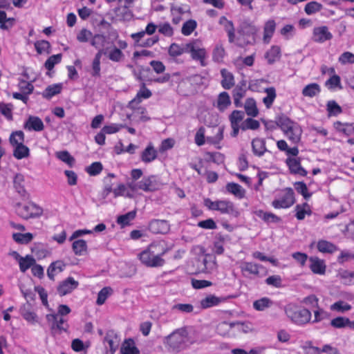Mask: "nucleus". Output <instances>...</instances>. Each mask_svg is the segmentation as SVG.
Returning a JSON list of instances; mask_svg holds the SVG:
<instances>
[{
	"instance_id": "0eeeda50",
	"label": "nucleus",
	"mask_w": 354,
	"mask_h": 354,
	"mask_svg": "<svg viewBox=\"0 0 354 354\" xmlns=\"http://www.w3.org/2000/svg\"><path fill=\"white\" fill-rule=\"evenodd\" d=\"M196 263L198 272H208L216 268L215 258L210 254L199 256L196 259Z\"/></svg>"
},
{
	"instance_id": "a18cd8bd",
	"label": "nucleus",
	"mask_w": 354,
	"mask_h": 354,
	"mask_svg": "<svg viewBox=\"0 0 354 354\" xmlns=\"http://www.w3.org/2000/svg\"><path fill=\"white\" fill-rule=\"evenodd\" d=\"M221 301L219 297L209 295L201 301V306L203 308H207L218 305Z\"/></svg>"
},
{
	"instance_id": "e433bc0d",
	"label": "nucleus",
	"mask_w": 354,
	"mask_h": 354,
	"mask_svg": "<svg viewBox=\"0 0 354 354\" xmlns=\"http://www.w3.org/2000/svg\"><path fill=\"white\" fill-rule=\"evenodd\" d=\"M226 189L228 192L234 194L236 197L242 198L245 196V190L241 186L235 183H229L226 185Z\"/></svg>"
},
{
	"instance_id": "39448f33",
	"label": "nucleus",
	"mask_w": 354,
	"mask_h": 354,
	"mask_svg": "<svg viewBox=\"0 0 354 354\" xmlns=\"http://www.w3.org/2000/svg\"><path fill=\"white\" fill-rule=\"evenodd\" d=\"M15 211L18 216L26 220L38 218L43 214L42 208L34 203L25 205L18 203L16 204Z\"/></svg>"
},
{
	"instance_id": "680f3d73",
	"label": "nucleus",
	"mask_w": 354,
	"mask_h": 354,
	"mask_svg": "<svg viewBox=\"0 0 354 354\" xmlns=\"http://www.w3.org/2000/svg\"><path fill=\"white\" fill-rule=\"evenodd\" d=\"M62 57V54L53 55L49 57L44 64L46 68L48 71H51L55 64L61 62Z\"/></svg>"
},
{
	"instance_id": "20e7f679",
	"label": "nucleus",
	"mask_w": 354,
	"mask_h": 354,
	"mask_svg": "<svg viewBox=\"0 0 354 354\" xmlns=\"http://www.w3.org/2000/svg\"><path fill=\"white\" fill-rule=\"evenodd\" d=\"M189 333H170L165 337V343L173 352H179L186 348L194 340L188 335Z\"/></svg>"
},
{
	"instance_id": "c9c22d12",
	"label": "nucleus",
	"mask_w": 354,
	"mask_h": 354,
	"mask_svg": "<svg viewBox=\"0 0 354 354\" xmlns=\"http://www.w3.org/2000/svg\"><path fill=\"white\" fill-rule=\"evenodd\" d=\"M152 95L151 91L146 87L145 82H142L140 84V88L137 93L136 97L131 101V104H133L138 101L140 102L141 99H148Z\"/></svg>"
},
{
	"instance_id": "7c9ffc66",
	"label": "nucleus",
	"mask_w": 354,
	"mask_h": 354,
	"mask_svg": "<svg viewBox=\"0 0 354 354\" xmlns=\"http://www.w3.org/2000/svg\"><path fill=\"white\" fill-rule=\"evenodd\" d=\"M14 187L21 196H25L26 191L24 187V176L21 174H17L13 180Z\"/></svg>"
},
{
	"instance_id": "f3484780",
	"label": "nucleus",
	"mask_w": 354,
	"mask_h": 354,
	"mask_svg": "<svg viewBox=\"0 0 354 354\" xmlns=\"http://www.w3.org/2000/svg\"><path fill=\"white\" fill-rule=\"evenodd\" d=\"M310 262V268L314 274H324L326 272V265L324 260L317 257H311L309 259Z\"/></svg>"
},
{
	"instance_id": "4468645a",
	"label": "nucleus",
	"mask_w": 354,
	"mask_h": 354,
	"mask_svg": "<svg viewBox=\"0 0 354 354\" xmlns=\"http://www.w3.org/2000/svg\"><path fill=\"white\" fill-rule=\"evenodd\" d=\"M24 128L28 131H41L44 129V124L39 117L30 115L25 122Z\"/></svg>"
},
{
	"instance_id": "338daca9",
	"label": "nucleus",
	"mask_w": 354,
	"mask_h": 354,
	"mask_svg": "<svg viewBox=\"0 0 354 354\" xmlns=\"http://www.w3.org/2000/svg\"><path fill=\"white\" fill-rule=\"evenodd\" d=\"M332 310L344 313L351 309V306L344 301H338L330 306Z\"/></svg>"
},
{
	"instance_id": "6ab92c4d",
	"label": "nucleus",
	"mask_w": 354,
	"mask_h": 354,
	"mask_svg": "<svg viewBox=\"0 0 354 354\" xmlns=\"http://www.w3.org/2000/svg\"><path fill=\"white\" fill-rule=\"evenodd\" d=\"M66 263L62 261H55L50 264L47 269V275L50 280H55V276L59 272H62L65 267Z\"/></svg>"
},
{
	"instance_id": "e2e57ef3",
	"label": "nucleus",
	"mask_w": 354,
	"mask_h": 354,
	"mask_svg": "<svg viewBox=\"0 0 354 354\" xmlns=\"http://www.w3.org/2000/svg\"><path fill=\"white\" fill-rule=\"evenodd\" d=\"M306 207H308V205L306 203H304L302 206L300 205H296L295 216L298 220H303L305 218L306 214H310V210H306Z\"/></svg>"
},
{
	"instance_id": "a211bd4d",
	"label": "nucleus",
	"mask_w": 354,
	"mask_h": 354,
	"mask_svg": "<svg viewBox=\"0 0 354 354\" xmlns=\"http://www.w3.org/2000/svg\"><path fill=\"white\" fill-rule=\"evenodd\" d=\"M219 24L223 26L227 33L229 42L233 43L235 41V29L232 21L222 16L219 19Z\"/></svg>"
},
{
	"instance_id": "7ed1b4c3",
	"label": "nucleus",
	"mask_w": 354,
	"mask_h": 354,
	"mask_svg": "<svg viewBox=\"0 0 354 354\" xmlns=\"http://www.w3.org/2000/svg\"><path fill=\"white\" fill-rule=\"evenodd\" d=\"M70 308L64 304L58 306V312L57 314H49L46 315V320L52 330H59L66 331L68 326L66 320L63 318L64 315L70 313Z\"/></svg>"
},
{
	"instance_id": "8fccbe9b",
	"label": "nucleus",
	"mask_w": 354,
	"mask_h": 354,
	"mask_svg": "<svg viewBox=\"0 0 354 354\" xmlns=\"http://www.w3.org/2000/svg\"><path fill=\"white\" fill-rule=\"evenodd\" d=\"M294 187L295 190L299 194H301L306 200H308L311 197L312 194L308 192V187L305 183L300 181L296 182L294 184Z\"/></svg>"
},
{
	"instance_id": "f03ea898",
	"label": "nucleus",
	"mask_w": 354,
	"mask_h": 354,
	"mask_svg": "<svg viewBox=\"0 0 354 354\" xmlns=\"http://www.w3.org/2000/svg\"><path fill=\"white\" fill-rule=\"evenodd\" d=\"M257 32L256 26L249 21H243L239 28V36L236 38V44L243 47L255 42V35Z\"/></svg>"
},
{
	"instance_id": "4c0bfd02",
	"label": "nucleus",
	"mask_w": 354,
	"mask_h": 354,
	"mask_svg": "<svg viewBox=\"0 0 354 354\" xmlns=\"http://www.w3.org/2000/svg\"><path fill=\"white\" fill-rule=\"evenodd\" d=\"M264 91L267 95L263 98V102L267 109H270L276 98V91L274 87H269L265 88Z\"/></svg>"
},
{
	"instance_id": "a19ab883",
	"label": "nucleus",
	"mask_w": 354,
	"mask_h": 354,
	"mask_svg": "<svg viewBox=\"0 0 354 354\" xmlns=\"http://www.w3.org/2000/svg\"><path fill=\"white\" fill-rule=\"evenodd\" d=\"M326 110L328 117L337 116L342 113V107L335 100H330L327 102Z\"/></svg>"
},
{
	"instance_id": "6e6552de",
	"label": "nucleus",
	"mask_w": 354,
	"mask_h": 354,
	"mask_svg": "<svg viewBox=\"0 0 354 354\" xmlns=\"http://www.w3.org/2000/svg\"><path fill=\"white\" fill-rule=\"evenodd\" d=\"M78 285L79 282L69 277L59 283L57 287V292L60 296H64L76 289Z\"/></svg>"
},
{
	"instance_id": "052dcab7",
	"label": "nucleus",
	"mask_w": 354,
	"mask_h": 354,
	"mask_svg": "<svg viewBox=\"0 0 354 354\" xmlns=\"http://www.w3.org/2000/svg\"><path fill=\"white\" fill-rule=\"evenodd\" d=\"M280 53L279 48L277 46H272L265 55V58L269 64H272L275 62Z\"/></svg>"
},
{
	"instance_id": "4d7b16f0",
	"label": "nucleus",
	"mask_w": 354,
	"mask_h": 354,
	"mask_svg": "<svg viewBox=\"0 0 354 354\" xmlns=\"http://www.w3.org/2000/svg\"><path fill=\"white\" fill-rule=\"evenodd\" d=\"M35 47L37 52L39 54H42L44 53H46L48 54L50 53L49 49L50 48V44L46 40L37 41L35 43Z\"/></svg>"
},
{
	"instance_id": "c03bdc74",
	"label": "nucleus",
	"mask_w": 354,
	"mask_h": 354,
	"mask_svg": "<svg viewBox=\"0 0 354 354\" xmlns=\"http://www.w3.org/2000/svg\"><path fill=\"white\" fill-rule=\"evenodd\" d=\"M33 234L30 232L25 234L14 233L12 239L15 241L21 244H28L33 239Z\"/></svg>"
},
{
	"instance_id": "2eb2a0df",
	"label": "nucleus",
	"mask_w": 354,
	"mask_h": 354,
	"mask_svg": "<svg viewBox=\"0 0 354 354\" xmlns=\"http://www.w3.org/2000/svg\"><path fill=\"white\" fill-rule=\"evenodd\" d=\"M115 16L112 19L115 21H129L133 15L127 6H119L113 9Z\"/></svg>"
},
{
	"instance_id": "49530a36",
	"label": "nucleus",
	"mask_w": 354,
	"mask_h": 354,
	"mask_svg": "<svg viewBox=\"0 0 354 354\" xmlns=\"http://www.w3.org/2000/svg\"><path fill=\"white\" fill-rule=\"evenodd\" d=\"M9 141L12 146L22 145L24 142V133L22 131L12 132L9 138Z\"/></svg>"
},
{
	"instance_id": "1a4fd4ad",
	"label": "nucleus",
	"mask_w": 354,
	"mask_h": 354,
	"mask_svg": "<svg viewBox=\"0 0 354 354\" xmlns=\"http://www.w3.org/2000/svg\"><path fill=\"white\" fill-rule=\"evenodd\" d=\"M149 230L153 234H166L170 230V225L166 220L154 219L149 224Z\"/></svg>"
},
{
	"instance_id": "393cba45",
	"label": "nucleus",
	"mask_w": 354,
	"mask_h": 354,
	"mask_svg": "<svg viewBox=\"0 0 354 354\" xmlns=\"http://www.w3.org/2000/svg\"><path fill=\"white\" fill-rule=\"evenodd\" d=\"M62 89V84H54L48 86L41 93V95L46 100L51 99L53 96L61 93Z\"/></svg>"
},
{
	"instance_id": "79ce46f5",
	"label": "nucleus",
	"mask_w": 354,
	"mask_h": 354,
	"mask_svg": "<svg viewBox=\"0 0 354 354\" xmlns=\"http://www.w3.org/2000/svg\"><path fill=\"white\" fill-rule=\"evenodd\" d=\"M35 259L30 255H26L23 259H19V268L22 272H26L28 268H32L35 264Z\"/></svg>"
},
{
	"instance_id": "37998d69",
	"label": "nucleus",
	"mask_w": 354,
	"mask_h": 354,
	"mask_svg": "<svg viewBox=\"0 0 354 354\" xmlns=\"http://www.w3.org/2000/svg\"><path fill=\"white\" fill-rule=\"evenodd\" d=\"M272 301L268 297H263L253 302V307L255 310L263 311L271 306Z\"/></svg>"
},
{
	"instance_id": "412c9836",
	"label": "nucleus",
	"mask_w": 354,
	"mask_h": 354,
	"mask_svg": "<svg viewBox=\"0 0 354 354\" xmlns=\"http://www.w3.org/2000/svg\"><path fill=\"white\" fill-rule=\"evenodd\" d=\"M289 171L301 176L307 175L306 170L301 166L299 158L289 157Z\"/></svg>"
},
{
	"instance_id": "bf43d9fd",
	"label": "nucleus",
	"mask_w": 354,
	"mask_h": 354,
	"mask_svg": "<svg viewBox=\"0 0 354 354\" xmlns=\"http://www.w3.org/2000/svg\"><path fill=\"white\" fill-rule=\"evenodd\" d=\"M261 268H263L261 265L252 262H245L243 266V270L254 274H258L260 272V269Z\"/></svg>"
},
{
	"instance_id": "c756f323",
	"label": "nucleus",
	"mask_w": 354,
	"mask_h": 354,
	"mask_svg": "<svg viewBox=\"0 0 354 354\" xmlns=\"http://www.w3.org/2000/svg\"><path fill=\"white\" fill-rule=\"evenodd\" d=\"M321 92L320 86L317 83H311L306 85L302 90V94L305 97H313Z\"/></svg>"
},
{
	"instance_id": "aec40b11",
	"label": "nucleus",
	"mask_w": 354,
	"mask_h": 354,
	"mask_svg": "<svg viewBox=\"0 0 354 354\" xmlns=\"http://www.w3.org/2000/svg\"><path fill=\"white\" fill-rule=\"evenodd\" d=\"M330 324L335 328H347L350 330H354V321L345 317H337L331 320Z\"/></svg>"
},
{
	"instance_id": "cd10ccee",
	"label": "nucleus",
	"mask_w": 354,
	"mask_h": 354,
	"mask_svg": "<svg viewBox=\"0 0 354 354\" xmlns=\"http://www.w3.org/2000/svg\"><path fill=\"white\" fill-rule=\"evenodd\" d=\"M334 127L337 131L342 132L346 136H351L354 133L353 123H342L339 121H337L334 123Z\"/></svg>"
},
{
	"instance_id": "473e14b6",
	"label": "nucleus",
	"mask_w": 354,
	"mask_h": 354,
	"mask_svg": "<svg viewBox=\"0 0 354 354\" xmlns=\"http://www.w3.org/2000/svg\"><path fill=\"white\" fill-rule=\"evenodd\" d=\"M244 108L248 115L256 117L259 114V110L257 107L256 101L253 98H248L245 100Z\"/></svg>"
},
{
	"instance_id": "69168bd1",
	"label": "nucleus",
	"mask_w": 354,
	"mask_h": 354,
	"mask_svg": "<svg viewBox=\"0 0 354 354\" xmlns=\"http://www.w3.org/2000/svg\"><path fill=\"white\" fill-rule=\"evenodd\" d=\"M13 106L11 104H6L0 102V112L8 120H12V110Z\"/></svg>"
},
{
	"instance_id": "bb28decb",
	"label": "nucleus",
	"mask_w": 354,
	"mask_h": 354,
	"mask_svg": "<svg viewBox=\"0 0 354 354\" xmlns=\"http://www.w3.org/2000/svg\"><path fill=\"white\" fill-rule=\"evenodd\" d=\"M121 353L122 354H140L133 339L131 338L125 339L121 347Z\"/></svg>"
},
{
	"instance_id": "09e8293b",
	"label": "nucleus",
	"mask_w": 354,
	"mask_h": 354,
	"mask_svg": "<svg viewBox=\"0 0 354 354\" xmlns=\"http://www.w3.org/2000/svg\"><path fill=\"white\" fill-rule=\"evenodd\" d=\"M136 212L135 210L129 212L128 213L120 215L117 218V223L124 227L128 225L131 221L135 218Z\"/></svg>"
},
{
	"instance_id": "603ef678",
	"label": "nucleus",
	"mask_w": 354,
	"mask_h": 354,
	"mask_svg": "<svg viewBox=\"0 0 354 354\" xmlns=\"http://www.w3.org/2000/svg\"><path fill=\"white\" fill-rule=\"evenodd\" d=\"M187 52V44L180 46L175 43L171 44L169 48V54L171 57H177Z\"/></svg>"
},
{
	"instance_id": "0e129e2a",
	"label": "nucleus",
	"mask_w": 354,
	"mask_h": 354,
	"mask_svg": "<svg viewBox=\"0 0 354 354\" xmlns=\"http://www.w3.org/2000/svg\"><path fill=\"white\" fill-rule=\"evenodd\" d=\"M56 156L64 162L72 166L75 159L67 151H61L56 153Z\"/></svg>"
},
{
	"instance_id": "a878e982",
	"label": "nucleus",
	"mask_w": 354,
	"mask_h": 354,
	"mask_svg": "<svg viewBox=\"0 0 354 354\" xmlns=\"http://www.w3.org/2000/svg\"><path fill=\"white\" fill-rule=\"evenodd\" d=\"M222 76L221 85L225 89H230L234 85V78L232 73L227 69L221 71Z\"/></svg>"
},
{
	"instance_id": "9b49d317",
	"label": "nucleus",
	"mask_w": 354,
	"mask_h": 354,
	"mask_svg": "<svg viewBox=\"0 0 354 354\" xmlns=\"http://www.w3.org/2000/svg\"><path fill=\"white\" fill-rule=\"evenodd\" d=\"M140 189L145 192H153L159 188L160 184L156 176H150L147 178H142L139 181Z\"/></svg>"
},
{
	"instance_id": "3c124183",
	"label": "nucleus",
	"mask_w": 354,
	"mask_h": 354,
	"mask_svg": "<svg viewBox=\"0 0 354 354\" xmlns=\"http://www.w3.org/2000/svg\"><path fill=\"white\" fill-rule=\"evenodd\" d=\"M107 57L115 62H119L124 58V54L122 50L117 47H114L111 50H107Z\"/></svg>"
},
{
	"instance_id": "dca6fc26",
	"label": "nucleus",
	"mask_w": 354,
	"mask_h": 354,
	"mask_svg": "<svg viewBox=\"0 0 354 354\" xmlns=\"http://www.w3.org/2000/svg\"><path fill=\"white\" fill-rule=\"evenodd\" d=\"M311 318V313L306 308L301 309L293 313L292 321L297 324H304L308 323Z\"/></svg>"
},
{
	"instance_id": "864d4df0",
	"label": "nucleus",
	"mask_w": 354,
	"mask_h": 354,
	"mask_svg": "<svg viewBox=\"0 0 354 354\" xmlns=\"http://www.w3.org/2000/svg\"><path fill=\"white\" fill-rule=\"evenodd\" d=\"M260 127L259 121L254 120L251 118H248L245 120L241 124L240 128L245 131L247 129L256 130Z\"/></svg>"
},
{
	"instance_id": "5fc2aeb1",
	"label": "nucleus",
	"mask_w": 354,
	"mask_h": 354,
	"mask_svg": "<svg viewBox=\"0 0 354 354\" xmlns=\"http://www.w3.org/2000/svg\"><path fill=\"white\" fill-rule=\"evenodd\" d=\"M21 315L26 321L31 324L38 322V317L37 315L33 311L26 308V306L21 309Z\"/></svg>"
},
{
	"instance_id": "58836bf2",
	"label": "nucleus",
	"mask_w": 354,
	"mask_h": 354,
	"mask_svg": "<svg viewBox=\"0 0 354 354\" xmlns=\"http://www.w3.org/2000/svg\"><path fill=\"white\" fill-rule=\"evenodd\" d=\"M15 149L13 151V156L15 158H16L18 160L23 159L24 158H27L30 155V149L29 148L22 145H18L16 146H14Z\"/></svg>"
},
{
	"instance_id": "6e6d98bb",
	"label": "nucleus",
	"mask_w": 354,
	"mask_h": 354,
	"mask_svg": "<svg viewBox=\"0 0 354 354\" xmlns=\"http://www.w3.org/2000/svg\"><path fill=\"white\" fill-rule=\"evenodd\" d=\"M323 6L317 1H310L305 6L304 10L308 15L316 13L322 9Z\"/></svg>"
},
{
	"instance_id": "423d86ee",
	"label": "nucleus",
	"mask_w": 354,
	"mask_h": 354,
	"mask_svg": "<svg viewBox=\"0 0 354 354\" xmlns=\"http://www.w3.org/2000/svg\"><path fill=\"white\" fill-rule=\"evenodd\" d=\"M190 53L192 58L194 60L199 61L201 66H205V59L206 57V51L205 48H201L196 41L187 44V52Z\"/></svg>"
},
{
	"instance_id": "774afa93",
	"label": "nucleus",
	"mask_w": 354,
	"mask_h": 354,
	"mask_svg": "<svg viewBox=\"0 0 354 354\" xmlns=\"http://www.w3.org/2000/svg\"><path fill=\"white\" fill-rule=\"evenodd\" d=\"M102 169L103 167L101 162H94L86 170L90 176H96L102 171Z\"/></svg>"
},
{
	"instance_id": "72a5a7b5",
	"label": "nucleus",
	"mask_w": 354,
	"mask_h": 354,
	"mask_svg": "<svg viewBox=\"0 0 354 354\" xmlns=\"http://www.w3.org/2000/svg\"><path fill=\"white\" fill-rule=\"evenodd\" d=\"M72 248L76 255L82 256L86 253L87 244L86 241L78 239L73 243Z\"/></svg>"
},
{
	"instance_id": "ddd939ff",
	"label": "nucleus",
	"mask_w": 354,
	"mask_h": 354,
	"mask_svg": "<svg viewBox=\"0 0 354 354\" xmlns=\"http://www.w3.org/2000/svg\"><path fill=\"white\" fill-rule=\"evenodd\" d=\"M332 34L325 26L315 28L313 30V40L315 42L323 43L332 38Z\"/></svg>"
},
{
	"instance_id": "f8f14e48",
	"label": "nucleus",
	"mask_w": 354,
	"mask_h": 354,
	"mask_svg": "<svg viewBox=\"0 0 354 354\" xmlns=\"http://www.w3.org/2000/svg\"><path fill=\"white\" fill-rule=\"evenodd\" d=\"M133 74L136 80L142 82H152L153 80L152 71L149 67L140 66L138 69L133 70Z\"/></svg>"
},
{
	"instance_id": "ea45409f",
	"label": "nucleus",
	"mask_w": 354,
	"mask_h": 354,
	"mask_svg": "<svg viewBox=\"0 0 354 354\" xmlns=\"http://www.w3.org/2000/svg\"><path fill=\"white\" fill-rule=\"evenodd\" d=\"M255 214L266 223H277L280 218L275 214L263 210H257Z\"/></svg>"
},
{
	"instance_id": "13d9d810",
	"label": "nucleus",
	"mask_w": 354,
	"mask_h": 354,
	"mask_svg": "<svg viewBox=\"0 0 354 354\" xmlns=\"http://www.w3.org/2000/svg\"><path fill=\"white\" fill-rule=\"evenodd\" d=\"M196 26L195 20L189 19L183 24L181 32L185 36L189 35L195 30Z\"/></svg>"
},
{
	"instance_id": "5701e85b",
	"label": "nucleus",
	"mask_w": 354,
	"mask_h": 354,
	"mask_svg": "<svg viewBox=\"0 0 354 354\" xmlns=\"http://www.w3.org/2000/svg\"><path fill=\"white\" fill-rule=\"evenodd\" d=\"M231 104V100L229 94L225 92H221L217 99L216 104L214 106L221 112H223Z\"/></svg>"
},
{
	"instance_id": "4be33fe9",
	"label": "nucleus",
	"mask_w": 354,
	"mask_h": 354,
	"mask_svg": "<svg viewBox=\"0 0 354 354\" xmlns=\"http://www.w3.org/2000/svg\"><path fill=\"white\" fill-rule=\"evenodd\" d=\"M301 132L299 125L289 119V140L297 143L300 141Z\"/></svg>"
},
{
	"instance_id": "f257e3e1",
	"label": "nucleus",
	"mask_w": 354,
	"mask_h": 354,
	"mask_svg": "<svg viewBox=\"0 0 354 354\" xmlns=\"http://www.w3.org/2000/svg\"><path fill=\"white\" fill-rule=\"evenodd\" d=\"M158 245L151 244L147 249L139 254V259L141 262L147 267H160L165 263V260L161 258L167 249H163L161 252H158Z\"/></svg>"
},
{
	"instance_id": "de8ad7c7",
	"label": "nucleus",
	"mask_w": 354,
	"mask_h": 354,
	"mask_svg": "<svg viewBox=\"0 0 354 354\" xmlns=\"http://www.w3.org/2000/svg\"><path fill=\"white\" fill-rule=\"evenodd\" d=\"M113 293V289L109 287L106 286L103 288L97 295V298L96 300V304L99 306L102 305L104 304L105 301L108 298L109 296L111 295Z\"/></svg>"
},
{
	"instance_id": "b1692460",
	"label": "nucleus",
	"mask_w": 354,
	"mask_h": 354,
	"mask_svg": "<svg viewBox=\"0 0 354 354\" xmlns=\"http://www.w3.org/2000/svg\"><path fill=\"white\" fill-rule=\"evenodd\" d=\"M157 151L154 149L152 144H149L142 152L141 160L145 163H149L157 158Z\"/></svg>"
},
{
	"instance_id": "f704fd0d",
	"label": "nucleus",
	"mask_w": 354,
	"mask_h": 354,
	"mask_svg": "<svg viewBox=\"0 0 354 354\" xmlns=\"http://www.w3.org/2000/svg\"><path fill=\"white\" fill-rule=\"evenodd\" d=\"M275 22L273 20L268 21L264 26V32H263V41L265 43H269L271 37L275 30Z\"/></svg>"
},
{
	"instance_id": "2f4dec72",
	"label": "nucleus",
	"mask_w": 354,
	"mask_h": 354,
	"mask_svg": "<svg viewBox=\"0 0 354 354\" xmlns=\"http://www.w3.org/2000/svg\"><path fill=\"white\" fill-rule=\"evenodd\" d=\"M317 249L322 253L332 254L337 250V247L329 241L321 240L317 243Z\"/></svg>"
},
{
	"instance_id": "c85d7f7f",
	"label": "nucleus",
	"mask_w": 354,
	"mask_h": 354,
	"mask_svg": "<svg viewBox=\"0 0 354 354\" xmlns=\"http://www.w3.org/2000/svg\"><path fill=\"white\" fill-rule=\"evenodd\" d=\"M252 151L254 155L261 156L266 151L265 142L260 138H254L252 141Z\"/></svg>"
},
{
	"instance_id": "9d476101",
	"label": "nucleus",
	"mask_w": 354,
	"mask_h": 354,
	"mask_svg": "<svg viewBox=\"0 0 354 354\" xmlns=\"http://www.w3.org/2000/svg\"><path fill=\"white\" fill-rule=\"evenodd\" d=\"M221 214H226L233 217H238L239 212L232 202L229 201H218L217 210Z\"/></svg>"
}]
</instances>
